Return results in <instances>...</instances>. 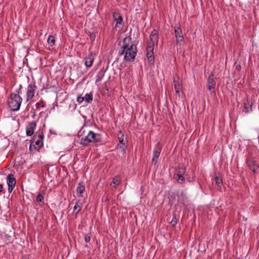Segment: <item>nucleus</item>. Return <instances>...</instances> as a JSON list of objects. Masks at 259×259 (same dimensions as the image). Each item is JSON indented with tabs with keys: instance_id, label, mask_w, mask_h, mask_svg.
I'll list each match as a JSON object with an SVG mask.
<instances>
[{
	"instance_id": "nucleus-28",
	"label": "nucleus",
	"mask_w": 259,
	"mask_h": 259,
	"mask_svg": "<svg viewBox=\"0 0 259 259\" xmlns=\"http://www.w3.org/2000/svg\"><path fill=\"white\" fill-rule=\"evenodd\" d=\"M118 139L120 144H122L123 145H125L126 141L124 140L123 136H122L121 137H118Z\"/></svg>"
},
{
	"instance_id": "nucleus-1",
	"label": "nucleus",
	"mask_w": 259,
	"mask_h": 259,
	"mask_svg": "<svg viewBox=\"0 0 259 259\" xmlns=\"http://www.w3.org/2000/svg\"><path fill=\"white\" fill-rule=\"evenodd\" d=\"M137 52V47L131 41V37H126L123 40L118 54L119 56L124 55V60L129 62L135 59Z\"/></svg>"
},
{
	"instance_id": "nucleus-24",
	"label": "nucleus",
	"mask_w": 259,
	"mask_h": 259,
	"mask_svg": "<svg viewBox=\"0 0 259 259\" xmlns=\"http://www.w3.org/2000/svg\"><path fill=\"white\" fill-rule=\"evenodd\" d=\"M48 42L50 46H53L55 45V40L53 36L50 35L48 38Z\"/></svg>"
},
{
	"instance_id": "nucleus-2",
	"label": "nucleus",
	"mask_w": 259,
	"mask_h": 259,
	"mask_svg": "<svg viewBox=\"0 0 259 259\" xmlns=\"http://www.w3.org/2000/svg\"><path fill=\"white\" fill-rule=\"evenodd\" d=\"M21 88V86L20 85V88L16 90L15 93L11 94L8 101L9 107L14 111H18L20 109L22 101V99L20 96Z\"/></svg>"
},
{
	"instance_id": "nucleus-15",
	"label": "nucleus",
	"mask_w": 259,
	"mask_h": 259,
	"mask_svg": "<svg viewBox=\"0 0 259 259\" xmlns=\"http://www.w3.org/2000/svg\"><path fill=\"white\" fill-rule=\"evenodd\" d=\"M161 152V147L159 143H157L153 151V161L157 162L158 157Z\"/></svg>"
},
{
	"instance_id": "nucleus-32",
	"label": "nucleus",
	"mask_w": 259,
	"mask_h": 259,
	"mask_svg": "<svg viewBox=\"0 0 259 259\" xmlns=\"http://www.w3.org/2000/svg\"><path fill=\"white\" fill-rule=\"evenodd\" d=\"M77 101L79 103H82L83 101H84V97H78L77 98Z\"/></svg>"
},
{
	"instance_id": "nucleus-7",
	"label": "nucleus",
	"mask_w": 259,
	"mask_h": 259,
	"mask_svg": "<svg viewBox=\"0 0 259 259\" xmlns=\"http://www.w3.org/2000/svg\"><path fill=\"white\" fill-rule=\"evenodd\" d=\"M215 81L213 75L211 74L208 78L207 88L211 94L215 95Z\"/></svg>"
},
{
	"instance_id": "nucleus-8",
	"label": "nucleus",
	"mask_w": 259,
	"mask_h": 259,
	"mask_svg": "<svg viewBox=\"0 0 259 259\" xmlns=\"http://www.w3.org/2000/svg\"><path fill=\"white\" fill-rule=\"evenodd\" d=\"M7 182L8 185V191L11 193L13 190L16 183V181L14 176L12 174H9L7 177Z\"/></svg>"
},
{
	"instance_id": "nucleus-27",
	"label": "nucleus",
	"mask_w": 259,
	"mask_h": 259,
	"mask_svg": "<svg viewBox=\"0 0 259 259\" xmlns=\"http://www.w3.org/2000/svg\"><path fill=\"white\" fill-rule=\"evenodd\" d=\"M177 181L179 183L182 184L184 182L185 179L183 177V175L181 176H177Z\"/></svg>"
},
{
	"instance_id": "nucleus-6",
	"label": "nucleus",
	"mask_w": 259,
	"mask_h": 259,
	"mask_svg": "<svg viewBox=\"0 0 259 259\" xmlns=\"http://www.w3.org/2000/svg\"><path fill=\"white\" fill-rule=\"evenodd\" d=\"M174 85L176 93L179 96L183 93V85L182 81L178 76L174 77Z\"/></svg>"
},
{
	"instance_id": "nucleus-9",
	"label": "nucleus",
	"mask_w": 259,
	"mask_h": 259,
	"mask_svg": "<svg viewBox=\"0 0 259 259\" xmlns=\"http://www.w3.org/2000/svg\"><path fill=\"white\" fill-rule=\"evenodd\" d=\"M36 88V87L35 84H30L28 85L26 92L27 101H28L33 98L35 93Z\"/></svg>"
},
{
	"instance_id": "nucleus-34",
	"label": "nucleus",
	"mask_w": 259,
	"mask_h": 259,
	"mask_svg": "<svg viewBox=\"0 0 259 259\" xmlns=\"http://www.w3.org/2000/svg\"><path fill=\"white\" fill-rule=\"evenodd\" d=\"M90 37H91V39H94L95 38V34H93V33L91 34Z\"/></svg>"
},
{
	"instance_id": "nucleus-35",
	"label": "nucleus",
	"mask_w": 259,
	"mask_h": 259,
	"mask_svg": "<svg viewBox=\"0 0 259 259\" xmlns=\"http://www.w3.org/2000/svg\"><path fill=\"white\" fill-rule=\"evenodd\" d=\"M3 190V186L2 185H0V192L2 191Z\"/></svg>"
},
{
	"instance_id": "nucleus-18",
	"label": "nucleus",
	"mask_w": 259,
	"mask_h": 259,
	"mask_svg": "<svg viewBox=\"0 0 259 259\" xmlns=\"http://www.w3.org/2000/svg\"><path fill=\"white\" fill-rule=\"evenodd\" d=\"M85 190V186L82 183H79L76 189L77 193L79 196H82V193Z\"/></svg>"
},
{
	"instance_id": "nucleus-25",
	"label": "nucleus",
	"mask_w": 259,
	"mask_h": 259,
	"mask_svg": "<svg viewBox=\"0 0 259 259\" xmlns=\"http://www.w3.org/2000/svg\"><path fill=\"white\" fill-rule=\"evenodd\" d=\"M214 179L216 184L218 185V186L220 187L222 184V179L218 177H215Z\"/></svg>"
},
{
	"instance_id": "nucleus-21",
	"label": "nucleus",
	"mask_w": 259,
	"mask_h": 259,
	"mask_svg": "<svg viewBox=\"0 0 259 259\" xmlns=\"http://www.w3.org/2000/svg\"><path fill=\"white\" fill-rule=\"evenodd\" d=\"M185 172V168L183 166L179 165L177 170V176L184 175Z\"/></svg>"
},
{
	"instance_id": "nucleus-5",
	"label": "nucleus",
	"mask_w": 259,
	"mask_h": 259,
	"mask_svg": "<svg viewBox=\"0 0 259 259\" xmlns=\"http://www.w3.org/2000/svg\"><path fill=\"white\" fill-rule=\"evenodd\" d=\"M159 34L156 30H153L150 35V39L148 42L147 46H150L154 48L155 45H157L158 42Z\"/></svg>"
},
{
	"instance_id": "nucleus-29",
	"label": "nucleus",
	"mask_w": 259,
	"mask_h": 259,
	"mask_svg": "<svg viewBox=\"0 0 259 259\" xmlns=\"http://www.w3.org/2000/svg\"><path fill=\"white\" fill-rule=\"evenodd\" d=\"M177 223V220L176 217H174L172 220L170 222V224L172 226H175L176 224Z\"/></svg>"
},
{
	"instance_id": "nucleus-26",
	"label": "nucleus",
	"mask_w": 259,
	"mask_h": 259,
	"mask_svg": "<svg viewBox=\"0 0 259 259\" xmlns=\"http://www.w3.org/2000/svg\"><path fill=\"white\" fill-rule=\"evenodd\" d=\"M44 196L41 194H39L37 196L36 200L38 202H42L44 203Z\"/></svg>"
},
{
	"instance_id": "nucleus-14",
	"label": "nucleus",
	"mask_w": 259,
	"mask_h": 259,
	"mask_svg": "<svg viewBox=\"0 0 259 259\" xmlns=\"http://www.w3.org/2000/svg\"><path fill=\"white\" fill-rule=\"evenodd\" d=\"M253 102L251 99H247L244 102L243 108L244 110L246 113H248L252 110V106Z\"/></svg>"
},
{
	"instance_id": "nucleus-11",
	"label": "nucleus",
	"mask_w": 259,
	"mask_h": 259,
	"mask_svg": "<svg viewBox=\"0 0 259 259\" xmlns=\"http://www.w3.org/2000/svg\"><path fill=\"white\" fill-rule=\"evenodd\" d=\"M153 50H154V48H152V47H150V46L147 47L146 56H147L148 63L150 64H153L154 61V56Z\"/></svg>"
},
{
	"instance_id": "nucleus-3",
	"label": "nucleus",
	"mask_w": 259,
	"mask_h": 259,
	"mask_svg": "<svg viewBox=\"0 0 259 259\" xmlns=\"http://www.w3.org/2000/svg\"><path fill=\"white\" fill-rule=\"evenodd\" d=\"M101 139V136L100 134L90 131L84 138H81L80 143L83 145H87L90 143L99 142Z\"/></svg>"
},
{
	"instance_id": "nucleus-31",
	"label": "nucleus",
	"mask_w": 259,
	"mask_h": 259,
	"mask_svg": "<svg viewBox=\"0 0 259 259\" xmlns=\"http://www.w3.org/2000/svg\"><path fill=\"white\" fill-rule=\"evenodd\" d=\"M35 106L37 108H38L39 107H44V104L42 102H38L36 104Z\"/></svg>"
},
{
	"instance_id": "nucleus-16",
	"label": "nucleus",
	"mask_w": 259,
	"mask_h": 259,
	"mask_svg": "<svg viewBox=\"0 0 259 259\" xmlns=\"http://www.w3.org/2000/svg\"><path fill=\"white\" fill-rule=\"evenodd\" d=\"M36 126L35 122L33 121L30 123L26 127V134L27 136H31L34 132V130Z\"/></svg>"
},
{
	"instance_id": "nucleus-23",
	"label": "nucleus",
	"mask_w": 259,
	"mask_h": 259,
	"mask_svg": "<svg viewBox=\"0 0 259 259\" xmlns=\"http://www.w3.org/2000/svg\"><path fill=\"white\" fill-rule=\"evenodd\" d=\"M84 101L87 103H91L93 101V95L91 93L90 94H87L84 97Z\"/></svg>"
},
{
	"instance_id": "nucleus-20",
	"label": "nucleus",
	"mask_w": 259,
	"mask_h": 259,
	"mask_svg": "<svg viewBox=\"0 0 259 259\" xmlns=\"http://www.w3.org/2000/svg\"><path fill=\"white\" fill-rule=\"evenodd\" d=\"M105 71L103 70H101L96 75V82H100L101 81L103 77L104 76Z\"/></svg>"
},
{
	"instance_id": "nucleus-13",
	"label": "nucleus",
	"mask_w": 259,
	"mask_h": 259,
	"mask_svg": "<svg viewBox=\"0 0 259 259\" xmlns=\"http://www.w3.org/2000/svg\"><path fill=\"white\" fill-rule=\"evenodd\" d=\"M95 56V55L92 53L84 59V64L87 67H91L92 66Z\"/></svg>"
},
{
	"instance_id": "nucleus-12",
	"label": "nucleus",
	"mask_w": 259,
	"mask_h": 259,
	"mask_svg": "<svg viewBox=\"0 0 259 259\" xmlns=\"http://www.w3.org/2000/svg\"><path fill=\"white\" fill-rule=\"evenodd\" d=\"M114 20L116 21L115 26L121 27L122 26V19L120 14L118 12L113 13Z\"/></svg>"
},
{
	"instance_id": "nucleus-30",
	"label": "nucleus",
	"mask_w": 259,
	"mask_h": 259,
	"mask_svg": "<svg viewBox=\"0 0 259 259\" xmlns=\"http://www.w3.org/2000/svg\"><path fill=\"white\" fill-rule=\"evenodd\" d=\"M84 240L86 242H89L91 240V237L90 235L89 234H86L84 236Z\"/></svg>"
},
{
	"instance_id": "nucleus-4",
	"label": "nucleus",
	"mask_w": 259,
	"mask_h": 259,
	"mask_svg": "<svg viewBox=\"0 0 259 259\" xmlns=\"http://www.w3.org/2000/svg\"><path fill=\"white\" fill-rule=\"evenodd\" d=\"M44 137V135L42 133H39L38 135L35 134L33 137V139L31 143V145L30 146V149L31 148L32 145L33 146H36L35 148H37L38 149L40 148L43 145L42 143V139Z\"/></svg>"
},
{
	"instance_id": "nucleus-17",
	"label": "nucleus",
	"mask_w": 259,
	"mask_h": 259,
	"mask_svg": "<svg viewBox=\"0 0 259 259\" xmlns=\"http://www.w3.org/2000/svg\"><path fill=\"white\" fill-rule=\"evenodd\" d=\"M249 168L253 172H255V170L257 169L258 166L254 160H249L247 162Z\"/></svg>"
},
{
	"instance_id": "nucleus-19",
	"label": "nucleus",
	"mask_w": 259,
	"mask_h": 259,
	"mask_svg": "<svg viewBox=\"0 0 259 259\" xmlns=\"http://www.w3.org/2000/svg\"><path fill=\"white\" fill-rule=\"evenodd\" d=\"M82 206V202L78 201L74 206L73 212H75V214H77L81 210Z\"/></svg>"
},
{
	"instance_id": "nucleus-33",
	"label": "nucleus",
	"mask_w": 259,
	"mask_h": 259,
	"mask_svg": "<svg viewBox=\"0 0 259 259\" xmlns=\"http://www.w3.org/2000/svg\"><path fill=\"white\" fill-rule=\"evenodd\" d=\"M241 69V66L240 65H236V69L238 71H239Z\"/></svg>"
},
{
	"instance_id": "nucleus-10",
	"label": "nucleus",
	"mask_w": 259,
	"mask_h": 259,
	"mask_svg": "<svg viewBox=\"0 0 259 259\" xmlns=\"http://www.w3.org/2000/svg\"><path fill=\"white\" fill-rule=\"evenodd\" d=\"M174 31L177 42L181 43L182 42H184V38L180 27L178 26H175Z\"/></svg>"
},
{
	"instance_id": "nucleus-22",
	"label": "nucleus",
	"mask_w": 259,
	"mask_h": 259,
	"mask_svg": "<svg viewBox=\"0 0 259 259\" xmlns=\"http://www.w3.org/2000/svg\"><path fill=\"white\" fill-rule=\"evenodd\" d=\"M120 182V178L119 177H115L112 180L111 185L114 187H115L116 186L118 185Z\"/></svg>"
}]
</instances>
